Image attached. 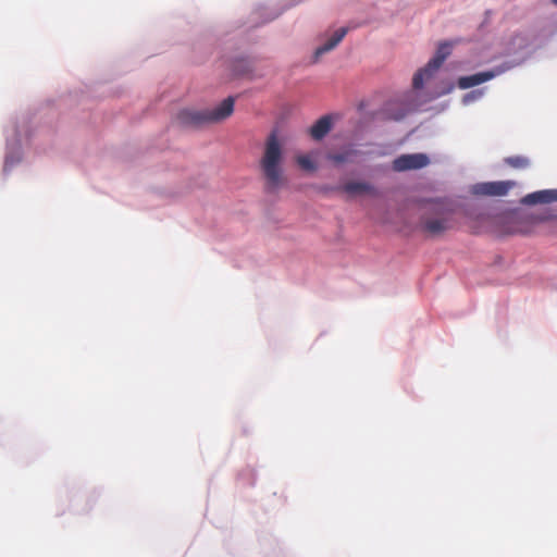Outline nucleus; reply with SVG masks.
<instances>
[{"label": "nucleus", "mask_w": 557, "mask_h": 557, "mask_svg": "<svg viewBox=\"0 0 557 557\" xmlns=\"http://www.w3.org/2000/svg\"><path fill=\"white\" fill-rule=\"evenodd\" d=\"M456 227L453 211L441 203H434L421 218V228L431 236H438Z\"/></svg>", "instance_id": "obj_3"}, {"label": "nucleus", "mask_w": 557, "mask_h": 557, "mask_svg": "<svg viewBox=\"0 0 557 557\" xmlns=\"http://www.w3.org/2000/svg\"><path fill=\"white\" fill-rule=\"evenodd\" d=\"M337 189L346 193L351 197L366 194L371 196L376 195V189L374 188V186L367 182L350 181L345 183Z\"/></svg>", "instance_id": "obj_9"}, {"label": "nucleus", "mask_w": 557, "mask_h": 557, "mask_svg": "<svg viewBox=\"0 0 557 557\" xmlns=\"http://www.w3.org/2000/svg\"><path fill=\"white\" fill-rule=\"evenodd\" d=\"M451 46L448 42H443L437 47L435 55L428 62V64L420 69L413 76L412 86L414 89L423 87L424 81H428L432 75L442 66L444 61L450 54Z\"/></svg>", "instance_id": "obj_4"}, {"label": "nucleus", "mask_w": 557, "mask_h": 557, "mask_svg": "<svg viewBox=\"0 0 557 557\" xmlns=\"http://www.w3.org/2000/svg\"><path fill=\"white\" fill-rule=\"evenodd\" d=\"M516 185L512 181L485 182L474 184L471 188L476 196H505Z\"/></svg>", "instance_id": "obj_6"}, {"label": "nucleus", "mask_w": 557, "mask_h": 557, "mask_svg": "<svg viewBox=\"0 0 557 557\" xmlns=\"http://www.w3.org/2000/svg\"><path fill=\"white\" fill-rule=\"evenodd\" d=\"M297 164L305 171L313 172L317 170L314 161L308 154H301L296 158Z\"/></svg>", "instance_id": "obj_16"}, {"label": "nucleus", "mask_w": 557, "mask_h": 557, "mask_svg": "<svg viewBox=\"0 0 557 557\" xmlns=\"http://www.w3.org/2000/svg\"><path fill=\"white\" fill-rule=\"evenodd\" d=\"M394 104L395 103H389L386 107L385 112H386V115L388 119L396 120V121L401 120L409 111H411L413 109L412 104L401 103V109L397 112H393L392 107Z\"/></svg>", "instance_id": "obj_14"}, {"label": "nucleus", "mask_w": 557, "mask_h": 557, "mask_svg": "<svg viewBox=\"0 0 557 557\" xmlns=\"http://www.w3.org/2000/svg\"><path fill=\"white\" fill-rule=\"evenodd\" d=\"M332 128L331 117L324 115L320 117L311 127L310 136L315 140H321Z\"/></svg>", "instance_id": "obj_12"}, {"label": "nucleus", "mask_w": 557, "mask_h": 557, "mask_svg": "<svg viewBox=\"0 0 557 557\" xmlns=\"http://www.w3.org/2000/svg\"><path fill=\"white\" fill-rule=\"evenodd\" d=\"M505 163L515 169H525L529 166L530 161L523 156H513L506 158Z\"/></svg>", "instance_id": "obj_15"}, {"label": "nucleus", "mask_w": 557, "mask_h": 557, "mask_svg": "<svg viewBox=\"0 0 557 557\" xmlns=\"http://www.w3.org/2000/svg\"><path fill=\"white\" fill-rule=\"evenodd\" d=\"M284 148L276 129L265 138L259 166L265 180V187L275 191L283 183Z\"/></svg>", "instance_id": "obj_1"}, {"label": "nucleus", "mask_w": 557, "mask_h": 557, "mask_svg": "<svg viewBox=\"0 0 557 557\" xmlns=\"http://www.w3.org/2000/svg\"><path fill=\"white\" fill-rule=\"evenodd\" d=\"M552 216L547 214H522L511 213L507 215V223L519 224L516 231L520 232V235H530L533 233L534 227L545 221L550 220Z\"/></svg>", "instance_id": "obj_5"}, {"label": "nucleus", "mask_w": 557, "mask_h": 557, "mask_svg": "<svg viewBox=\"0 0 557 557\" xmlns=\"http://www.w3.org/2000/svg\"><path fill=\"white\" fill-rule=\"evenodd\" d=\"M557 201V189H545L527 195L523 202L528 205L550 203Z\"/></svg>", "instance_id": "obj_11"}, {"label": "nucleus", "mask_w": 557, "mask_h": 557, "mask_svg": "<svg viewBox=\"0 0 557 557\" xmlns=\"http://www.w3.org/2000/svg\"><path fill=\"white\" fill-rule=\"evenodd\" d=\"M519 224L507 223V215L503 218V234L505 235H520V232L516 231Z\"/></svg>", "instance_id": "obj_17"}, {"label": "nucleus", "mask_w": 557, "mask_h": 557, "mask_svg": "<svg viewBox=\"0 0 557 557\" xmlns=\"http://www.w3.org/2000/svg\"><path fill=\"white\" fill-rule=\"evenodd\" d=\"M358 150L352 147H346L339 152L329 153L327 159L333 163L339 165L343 163H351L358 154Z\"/></svg>", "instance_id": "obj_13"}, {"label": "nucleus", "mask_w": 557, "mask_h": 557, "mask_svg": "<svg viewBox=\"0 0 557 557\" xmlns=\"http://www.w3.org/2000/svg\"><path fill=\"white\" fill-rule=\"evenodd\" d=\"M553 2H554L555 4H557V0H553Z\"/></svg>", "instance_id": "obj_19"}, {"label": "nucleus", "mask_w": 557, "mask_h": 557, "mask_svg": "<svg viewBox=\"0 0 557 557\" xmlns=\"http://www.w3.org/2000/svg\"><path fill=\"white\" fill-rule=\"evenodd\" d=\"M234 97H227L216 108L206 110L184 109L177 114V120L185 126H201L219 123L227 119L234 111Z\"/></svg>", "instance_id": "obj_2"}, {"label": "nucleus", "mask_w": 557, "mask_h": 557, "mask_svg": "<svg viewBox=\"0 0 557 557\" xmlns=\"http://www.w3.org/2000/svg\"><path fill=\"white\" fill-rule=\"evenodd\" d=\"M470 98H472V96H471V94H468V95H466V96H465L463 101H465V102H468V100H469Z\"/></svg>", "instance_id": "obj_18"}, {"label": "nucleus", "mask_w": 557, "mask_h": 557, "mask_svg": "<svg viewBox=\"0 0 557 557\" xmlns=\"http://www.w3.org/2000/svg\"><path fill=\"white\" fill-rule=\"evenodd\" d=\"M502 72H503L502 70H496V71H486V72L475 73V74L469 75V76H461L458 78V87L460 89H468V88L478 86L482 83H485V82L494 78Z\"/></svg>", "instance_id": "obj_8"}, {"label": "nucleus", "mask_w": 557, "mask_h": 557, "mask_svg": "<svg viewBox=\"0 0 557 557\" xmlns=\"http://www.w3.org/2000/svg\"><path fill=\"white\" fill-rule=\"evenodd\" d=\"M348 33L347 27H341L334 32L332 37L322 46L318 47L314 51L315 61L324 53L333 50Z\"/></svg>", "instance_id": "obj_10"}, {"label": "nucleus", "mask_w": 557, "mask_h": 557, "mask_svg": "<svg viewBox=\"0 0 557 557\" xmlns=\"http://www.w3.org/2000/svg\"><path fill=\"white\" fill-rule=\"evenodd\" d=\"M429 163L430 159L424 153L401 154L393 161V170L396 172L419 170Z\"/></svg>", "instance_id": "obj_7"}]
</instances>
